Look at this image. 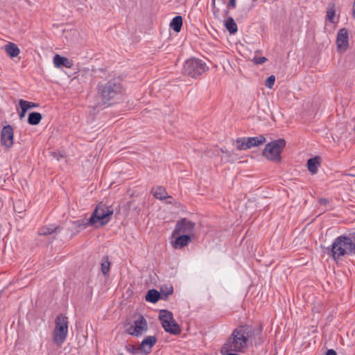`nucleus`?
Masks as SVG:
<instances>
[{"instance_id": "1", "label": "nucleus", "mask_w": 355, "mask_h": 355, "mask_svg": "<svg viewBox=\"0 0 355 355\" xmlns=\"http://www.w3.org/2000/svg\"><path fill=\"white\" fill-rule=\"evenodd\" d=\"M262 331L261 326L257 327L249 324L238 326L227 339L221 352H243L250 344H254L256 347L262 345L265 340Z\"/></svg>"}, {"instance_id": "2", "label": "nucleus", "mask_w": 355, "mask_h": 355, "mask_svg": "<svg viewBox=\"0 0 355 355\" xmlns=\"http://www.w3.org/2000/svg\"><path fill=\"white\" fill-rule=\"evenodd\" d=\"M124 91L121 80L114 77L107 81L98 83L97 92L103 104L111 105Z\"/></svg>"}, {"instance_id": "3", "label": "nucleus", "mask_w": 355, "mask_h": 355, "mask_svg": "<svg viewBox=\"0 0 355 355\" xmlns=\"http://www.w3.org/2000/svg\"><path fill=\"white\" fill-rule=\"evenodd\" d=\"M329 257L336 261L341 257L355 254V243L352 238L341 235L334 239L332 244L326 248Z\"/></svg>"}, {"instance_id": "4", "label": "nucleus", "mask_w": 355, "mask_h": 355, "mask_svg": "<svg viewBox=\"0 0 355 355\" xmlns=\"http://www.w3.org/2000/svg\"><path fill=\"white\" fill-rule=\"evenodd\" d=\"M113 209L103 203H99L92 216L88 219V223L96 227H103L111 220Z\"/></svg>"}, {"instance_id": "5", "label": "nucleus", "mask_w": 355, "mask_h": 355, "mask_svg": "<svg viewBox=\"0 0 355 355\" xmlns=\"http://www.w3.org/2000/svg\"><path fill=\"white\" fill-rule=\"evenodd\" d=\"M208 70L209 67L204 61L198 58H191L184 62L182 73L189 77L197 78Z\"/></svg>"}, {"instance_id": "6", "label": "nucleus", "mask_w": 355, "mask_h": 355, "mask_svg": "<svg viewBox=\"0 0 355 355\" xmlns=\"http://www.w3.org/2000/svg\"><path fill=\"white\" fill-rule=\"evenodd\" d=\"M286 146V141L279 139L266 145L263 150V155L268 160L279 162L282 159L281 153Z\"/></svg>"}, {"instance_id": "7", "label": "nucleus", "mask_w": 355, "mask_h": 355, "mask_svg": "<svg viewBox=\"0 0 355 355\" xmlns=\"http://www.w3.org/2000/svg\"><path fill=\"white\" fill-rule=\"evenodd\" d=\"M68 318L59 315L55 319V327L53 331V342L61 345L66 340L68 334Z\"/></svg>"}, {"instance_id": "8", "label": "nucleus", "mask_w": 355, "mask_h": 355, "mask_svg": "<svg viewBox=\"0 0 355 355\" xmlns=\"http://www.w3.org/2000/svg\"><path fill=\"white\" fill-rule=\"evenodd\" d=\"M148 330V323L146 318L139 315L137 318H136L133 324L128 328L127 332L132 336H139L143 332H145Z\"/></svg>"}, {"instance_id": "9", "label": "nucleus", "mask_w": 355, "mask_h": 355, "mask_svg": "<svg viewBox=\"0 0 355 355\" xmlns=\"http://www.w3.org/2000/svg\"><path fill=\"white\" fill-rule=\"evenodd\" d=\"M195 227V223L187 218H182L178 220L175 225V229L172 232V237H175L179 234H188L192 233Z\"/></svg>"}, {"instance_id": "10", "label": "nucleus", "mask_w": 355, "mask_h": 355, "mask_svg": "<svg viewBox=\"0 0 355 355\" xmlns=\"http://www.w3.org/2000/svg\"><path fill=\"white\" fill-rule=\"evenodd\" d=\"M336 46L338 51L345 52L349 46V33L346 28L340 29L337 33Z\"/></svg>"}, {"instance_id": "11", "label": "nucleus", "mask_w": 355, "mask_h": 355, "mask_svg": "<svg viewBox=\"0 0 355 355\" xmlns=\"http://www.w3.org/2000/svg\"><path fill=\"white\" fill-rule=\"evenodd\" d=\"M13 137L12 127L10 125L4 126L1 133V145L6 148H10L13 144Z\"/></svg>"}, {"instance_id": "12", "label": "nucleus", "mask_w": 355, "mask_h": 355, "mask_svg": "<svg viewBox=\"0 0 355 355\" xmlns=\"http://www.w3.org/2000/svg\"><path fill=\"white\" fill-rule=\"evenodd\" d=\"M174 241H171V245L175 249H181L187 246L191 241V236L188 234L176 235Z\"/></svg>"}, {"instance_id": "13", "label": "nucleus", "mask_w": 355, "mask_h": 355, "mask_svg": "<svg viewBox=\"0 0 355 355\" xmlns=\"http://www.w3.org/2000/svg\"><path fill=\"white\" fill-rule=\"evenodd\" d=\"M157 338L154 336L146 337L140 345V352L148 354L151 352L152 347L155 345Z\"/></svg>"}, {"instance_id": "14", "label": "nucleus", "mask_w": 355, "mask_h": 355, "mask_svg": "<svg viewBox=\"0 0 355 355\" xmlns=\"http://www.w3.org/2000/svg\"><path fill=\"white\" fill-rule=\"evenodd\" d=\"M62 228L55 224H50L40 227L37 230V234L40 236H49L54 233L60 232Z\"/></svg>"}, {"instance_id": "15", "label": "nucleus", "mask_w": 355, "mask_h": 355, "mask_svg": "<svg viewBox=\"0 0 355 355\" xmlns=\"http://www.w3.org/2000/svg\"><path fill=\"white\" fill-rule=\"evenodd\" d=\"M53 64L58 68L62 67L71 68L73 65V62L65 57L56 54L53 57Z\"/></svg>"}, {"instance_id": "16", "label": "nucleus", "mask_w": 355, "mask_h": 355, "mask_svg": "<svg viewBox=\"0 0 355 355\" xmlns=\"http://www.w3.org/2000/svg\"><path fill=\"white\" fill-rule=\"evenodd\" d=\"M320 158L319 157H315L308 159L306 166L309 171L311 174H316L318 171V167L320 165Z\"/></svg>"}, {"instance_id": "17", "label": "nucleus", "mask_w": 355, "mask_h": 355, "mask_svg": "<svg viewBox=\"0 0 355 355\" xmlns=\"http://www.w3.org/2000/svg\"><path fill=\"white\" fill-rule=\"evenodd\" d=\"M166 324H167L165 323L162 325L165 331L173 335H179L181 333V328L175 320H173V322H169L168 326Z\"/></svg>"}, {"instance_id": "18", "label": "nucleus", "mask_w": 355, "mask_h": 355, "mask_svg": "<svg viewBox=\"0 0 355 355\" xmlns=\"http://www.w3.org/2000/svg\"><path fill=\"white\" fill-rule=\"evenodd\" d=\"M248 144L249 149L253 147L259 146L266 141V139L263 135L257 137H247Z\"/></svg>"}, {"instance_id": "19", "label": "nucleus", "mask_w": 355, "mask_h": 355, "mask_svg": "<svg viewBox=\"0 0 355 355\" xmlns=\"http://www.w3.org/2000/svg\"><path fill=\"white\" fill-rule=\"evenodd\" d=\"M159 320H160L162 325L166 323L167 324L166 325L168 326V322H173V320H174V318L172 312L166 309H162L160 310L159 311Z\"/></svg>"}, {"instance_id": "20", "label": "nucleus", "mask_w": 355, "mask_h": 355, "mask_svg": "<svg viewBox=\"0 0 355 355\" xmlns=\"http://www.w3.org/2000/svg\"><path fill=\"white\" fill-rule=\"evenodd\" d=\"M4 49L10 58H15L20 53V50L17 45L12 42H9L8 44L5 45Z\"/></svg>"}, {"instance_id": "21", "label": "nucleus", "mask_w": 355, "mask_h": 355, "mask_svg": "<svg viewBox=\"0 0 355 355\" xmlns=\"http://www.w3.org/2000/svg\"><path fill=\"white\" fill-rule=\"evenodd\" d=\"M182 26V17L180 15L175 16L170 23V27L176 33H180Z\"/></svg>"}, {"instance_id": "22", "label": "nucleus", "mask_w": 355, "mask_h": 355, "mask_svg": "<svg viewBox=\"0 0 355 355\" xmlns=\"http://www.w3.org/2000/svg\"><path fill=\"white\" fill-rule=\"evenodd\" d=\"M225 26L231 34H234L238 31L237 25L234 19L231 17H227L225 21Z\"/></svg>"}, {"instance_id": "23", "label": "nucleus", "mask_w": 355, "mask_h": 355, "mask_svg": "<svg viewBox=\"0 0 355 355\" xmlns=\"http://www.w3.org/2000/svg\"><path fill=\"white\" fill-rule=\"evenodd\" d=\"M152 193L155 198L159 200H164L170 197L167 196L166 189L162 187H156L153 190Z\"/></svg>"}, {"instance_id": "24", "label": "nucleus", "mask_w": 355, "mask_h": 355, "mask_svg": "<svg viewBox=\"0 0 355 355\" xmlns=\"http://www.w3.org/2000/svg\"><path fill=\"white\" fill-rule=\"evenodd\" d=\"M42 119V116L40 113L33 112L29 114L28 117V123L32 125H36L39 124Z\"/></svg>"}, {"instance_id": "25", "label": "nucleus", "mask_w": 355, "mask_h": 355, "mask_svg": "<svg viewBox=\"0 0 355 355\" xmlns=\"http://www.w3.org/2000/svg\"><path fill=\"white\" fill-rule=\"evenodd\" d=\"M160 297V293L155 289L149 290L146 295V300L149 302L155 303Z\"/></svg>"}, {"instance_id": "26", "label": "nucleus", "mask_w": 355, "mask_h": 355, "mask_svg": "<svg viewBox=\"0 0 355 355\" xmlns=\"http://www.w3.org/2000/svg\"><path fill=\"white\" fill-rule=\"evenodd\" d=\"M111 263L109 261L108 256H105L102 259L101 263V270L104 275H107L110 270Z\"/></svg>"}, {"instance_id": "27", "label": "nucleus", "mask_w": 355, "mask_h": 355, "mask_svg": "<svg viewBox=\"0 0 355 355\" xmlns=\"http://www.w3.org/2000/svg\"><path fill=\"white\" fill-rule=\"evenodd\" d=\"M236 141L237 144L236 148L239 150L249 149L248 146H247L248 145L247 137L238 138Z\"/></svg>"}, {"instance_id": "28", "label": "nucleus", "mask_w": 355, "mask_h": 355, "mask_svg": "<svg viewBox=\"0 0 355 355\" xmlns=\"http://www.w3.org/2000/svg\"><path fill=\"white\" fill-rule=\"evenodd\" d=\"M19 105H22L26 110L31 108H35L38 107V104L33 102L27 101L23 99H20L19 101Z\"/></svg>"}, {"instance_id": "29", "label": "nucleus", "mask_w": 355, "mask_h": 355, "mask_svg": "<svg viewBox=\"0 0 355 355\" xmlns=\"http://www.w3.org/2000/svg\"><path fill=\"white\" fill-rule=\"evenodd\" d=\"M73 224L76 227H82V228H86L87 226L91 225L90 223H88V219H81V220H77L76 221L73 222Z\"/></svg>"}, {"instance_id": "30", "label": "nucleus", "mask_w": 355, "mask_h": 355, "mask_svg": "<svg viewBox=\"0 0 355 355\" xmlns=\"http://www.w3.org/2000/svg\"><path fill=\"white\" fill-rule=\"evenodd\" d=\"M125 349L132 354H137L140 352V347L135 345H127Z\"/></svg>"}, {"instance_id": "31", "label": "nucleus", "mask_w": 355, "mask_h": 355, "mask_svg": "<svg viewBox=\"0 0 355 355\" xmlns=\"http://www.w3.org/2000/svg\"><path fill=\"white\" fill-rule=\"evenodd\" d=\"M275 76H273V75L270 76L267 78V80H266V86L268 88L271 89V88L273 87L274 84H275Z\"/></svg>"}, {"instance_id": "32", "label": "nucleus", "mask_w": 355, "mask_h": 355, "mask_svg": "<svg viewBox=\"0 0 355 355\" xmlns=\"http://www.w3.org/2000/svg\"><path fill=\"white\" fill-rule=\"evenodd\" d=\"M211 9L215 17H218L220 12V9L216 6V0H211Z\"/></svg>"}, {"instance_id": "33", "label": "nucleus", "mask_w": 355, "mask_h": 355, "mask_svg": "<svg viewBox=\"0 0 355 355\" xmlns=\"http://www.w3.org/2000/svg\"><path fill=\"white\" fill-rule=\"evenodd\" d=\"M267 59L265 57H254L252 61L256 64H261L266 62Z\"/></svg>"}, {"instance_id": "34", "label": "nucleus", "mask_w": 355, "mask_h": 355, "mask_svg": "<svg viewBox=\"0 0 355 355\" xmlns=\"http://www.w3.org/2000/svg\"><path fill=\"white\" fill-rule=\"evenodd\" d=\"M335 16V10L333 8H330L327 10V17L329 21H333V19Z\"/></svg>"}, {"instance_id": "35", "label": "nucleus", "mask_w": 355, "mask_h": 355, "mask_svg": "<svg viewBox=\"0 0 355 355\" xmlns=\"http://www.w3.org/2000/svg\"><path fill=\"white\" fill-rule=\"evenodd\" d=\"M19 106L21 108V111L19 112V117L20 119H22L25 116L27 110L22 105Z\"/></svg>"}, {"instance_id": "36", "label": "nucleus", "mask_w": 355, "mask_h": 355, "mask_svg": "<svg viewBox=\"0 0 355 355\" xmlns=\"http://www.w3.org/2000/svg\"><path fill=\"white\" fill-rule=\"evenodd\" d=\"M236 0H229L227 3V8L230 9H234L236 8Z\"/></svg>"}, {"instance_id": "37", "label": "nucleus", "mask_w": 355, "mask_h": 355, "mask_svg": "<svg viewBox=\"0 0 355 355\" xmlns=\"http://www.w3.org/2000/svg\"><path fill=\"white\" fill-rule=\"evenodd\" d=\"M324 355H337L336 351L334 349H328Z\"/></svg>"}, {"instance_id": "38", "label": "nucleus", "mask_w": 355, "mask_h": 355, "mask_svg": "<svg viewBox=\"0 0 355 355\" xmlns=\"http://www.w3.org/2000/svg\"><path fill=\"white\" fill-rule=\"evenodd\" d=\"M353 15L355 17V0L353 5Z\"/></svg>"}, {"instance_id": "39", "label": "nucleus", "mask_w": 355, "mask_h": 355, "mask_svg": "<svg viewBox=\"0 0 355 355\" xmlns=\"http://www.w3.org/2000/svg\"><path fill=\"white\" fill-rule=\"evenodd\" d=\"M228 12H229V11H228V10H226V11H225V14H226V15H227V14H228Z\"/></svg>"}, {"instance_id": "40", "label": "nucleus", "mask_w": 355, "mask_h": 355, "mask_svg": "<svg viewBox=\"0 0 355 355\" xmlns=\"http://www.w3.org/2000/svg\"><path fill=\"white\" fill-rule=\"evenodd\" d=\"M120 355H123V354H121Z\"/></svg>"}]
</instances>
